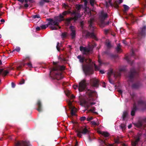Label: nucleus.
I'll return each mask as SVG.
<instances>
[{"label":"nucleus","mask_w":146,"mask_h":146,"mask_svg":"<svg viewBox=\"0 0 146 146\" xmlns=\"http://www.w3.org/2000/svg\"><path fill=\"white\" fill-rule=\"evenodd\" d=\"M119 126L123 130H124L125 129V125L124 124L122 123L119 125Z\"/></svg>","instance_id":"42"},{"label":"nucleus","mask_w":146,"mask_h":146,"mask_svg":"<svg viewBox=\"0 0 146 146\" xmlns=\"http://www.w3.org/2000/svg\"><path fill=\"white\" fill-rule=\"evenodd\" d=\"M62 46V44L61 43L60 44L59 42H57V44L56 46L57 49L58 51H60V48Z\"/></svg>","instance_id":"30"},{"label":"nucleus","mask_w":146,"mask_h":146,"mask_svg":"<svg viewBox=\"0 0 146 146\" xmlns=\"http://www.w3.org/2000/svg\"><path fill=\"white\" fill-rule=\"evenodd\" d=\"M138 106L141 107V110H144L146 109V102L144 100H140L137 102Z\"/></svg>","instance_id":"11"},{"label":"nucleus","mask_w":146,"mask_h":146,"mask_svg":"<svg viewBox=\"0 0 146 146\" xmlns=\"http://www.w3.org/2000/svg\"><path fill=\"white\" fill-rule=\"evenodd\" d=\"M146 25H144L142 27L140 28V30L139 31L138 34V39L140 40L141 39L143 38L146 35Z\"/></svg>","instance_id":"8"},{"label":"nucleus","mask_w":146,"mask_h":146,"mask_svg":"<svg viewBox=\"0 0 146 146\" xmlns=\"http://www.w3.org/2000/svg\"><path fill=\"white\" fill-rule=\"evenodd\" d=\"M123 6L124 7V11H127L129 9V7L125 5H123Z\"/></svg>","instance_id":"44"},{"label":"nucleus","mask_w":146,"mask_h":146,"mask_svg":"<svg viewBox=\"0 0 146 146\" xmlns=\"http://www.w3.org/2000/svg\"><path fill=\"white\" fill-rule=\"evenodd\" d=\"M37 105L38 108L36 110L39 111L41 112L42 111V106L41 102L40 100H38L37 102Z\"/></svg>","instance_id":"24"},{"label":"nucleus","mask_w":146,"mask_h":146,"mask_svg":"<svg viewBox=\"0 0 146 146\" xmlns=\"http://www.w3.org/2000/svg\"><path fill=\"white\" fill-rule=\"evenodd\" d=\"M64 68L63 66H56L52 69V70L54 71V72L52 74H50V76L52 79L57 80H59L62 78L63 77L62 76L61 71L64 70Z\"/></svg>","instance_id":"2"},{"label":"nucleus","mask_w":146,"mask_h":146,"mask_svg":"<svg viewBox=\"0 0 146 146\" xmlns=\"http://www.w3.org/2000/svg\"><path fill=\"white\" fill-rule=\"evenodd\" d=\"M82 6H83L82 5H76V8L77 11L79 12L80 10L81 7H82Z\"/></svg>","instance_id":"28"},{"label":"nucleus","mask_w":146,"mask_h":146,"mask_svg":"<svg viewBox=\"0 0 146 146\" xmlns=\"http://www.w3.org/2000/svg\"><path fill=\"white\" fill-rule=\"evenodd\" d=\"M114 6L115 8H117L119 7L118 5L116 3H115L114 4Z\"/></svg>","instance_id":"63"},{"label":"nucleus","mask_w":146,"mask_h":146,"mask_svg":"<svg viewBox=\"0 0 146 146\" xmlns=\"http://www.w3.org/2000/svg\"><path fill=\"white\" fill-rule=\"evenodd\" d=\"M99 133L102 135L101 139H100V143L102 144V146H104V145H107L106 141L108 139L110 134L108 132L105 131H100Z\"/></svg>","instance_id":"7"},{"label":"nucleus","mask_w":146,"mask_h":146,"mask_svg":"<svg viewBox=\"0 0 146 146\" xmlns=\"http://www.w3.org/2000/svg\"><path fill=\"white\" fill-rule=\"evenodd\" d=\"M94 21V19L93 18H91L88 21V23L89 24V29L91 33L87 31L86 34V37L87 38H92L95 40H97L96 36L94 33L95 29L93 26V23Z\"/></svg>","instance_id":"3"},{"label":"nucleus","mask_w":146,"mask_h":146,"mask_svg":"<svg viewBox=\"0 0 146 146\" xmlns=\"http://www.w3.org/2000/svg\"><path fill=\"white\" fill-rule=\"evenodd\" d=\"M58 17H59V18L60 19H63V21L64 20V17H63V15L62 14H60Z\"/></svg>","instance_id":"54"},{"label":"nucleus","mask_w":146,"mask_h":146,"mask_svg":"<svg viewBox=\"0 0 146 146\" xmlns=\"http://www.w3.org/2000/svg\"><path fill=\"white\" fill-rule=\"evenodd\" d=\"M67 36V33L66 32L62 33V38H64Z\"/></svg>","instance_id":"46"},{"label":"nucleus","mask_w":146,"mask_h":146,"mask_svg":"<svg viewBox=\"0 0 146 146\" xmlns=\"http://www.w3.org/2000/svg\"><path fill=\"white\" fill-rule=\"evenodd\" d=\"M125 68H120L119 70V71L120 72H124L125 71Z\"/></svg>","instance_id":"62"},{"label":"nucleus","mask_w":146,"mask_h":146,"mask_svg":"<svg viewBox=\"0 0 146 146\" xmlns=\"http://www.w3.org/2000/svg\"><path fill=\"white\" fill-rule=\"evenodd\" d=\"M86 15V16L88 15L87 17H90L92 15V14L91 13V11H89L88 12L86 11L85 13Z\"/></svg>","instance_id":"43"},{"label":"nucleus","mask_w":146,"mask_h":146,"mask_svg":"<svg viewBox=\"0 0 146 146\" xmlns=\"http://www.w3.org/2000/svg\"><path fill=\"white\" fill-rule=\"evenodd\" d=\"M25 65H27L29 68L32 67V65L31 62L26 64H23V65L24 66Z\"/></svg>","instance_id":"38"},{"label":"nucleus","mask_w":146,"mask_h":146,"mask_svg":"<svg viewBox=\"0 0 146 146\" xmlns=\"http://www.w3.org/2000/svg\"><path fill=\"white\" fill-rule=\"evenodd\" d=\"M93 118L92 117H88L87 118V120L88 121H90Z\"/></svg>","instance_id":"60"},{"label":"nucleus","mask_w":146,"mask_h":146,"mask_svg":"<svg viewBox=\"0 0 146 146\" xmlns=\"http://www.w3.org/2000/svg\"><path fill=\"white\" fill-rule=\"evenodd\" d=\"M71 12L70 11H65L62 13V14L63 15L65 16L68 14H71Z\"/></svg>","instance_id":"36"},{"label":"nucleus","mask_w":146,"mask_h":146,"mask_svg":"<svg viewBox=\"0 0 146 146\" xmlns=\"http://www.w3.org/2000/svg\"><path fill=\"white\" fill-rule=\"evenodd\" d=\"M15 146H31V145L29 141H21L15 142Z\"/></svg>","instance_id":"9"},{"label":"nucleus","mask_w":146,"mask_h":146,"mask_svg":"<svg viewBox=\"0 0 146 146\" xmlns=\"http://www.w3.org/2000/svg\"><path fill=\"white\" fill-rule=\"evenodd\" d=\"M131 56L133 57L135 56V53L133 50L132 49L131 50Z\"/></svg>","instance_id":"57"},{"label":"nucleus","mask_w":146,"mask_h":146,"mask_svg":"<svg viewBox=\"0 0 146 146\" xmlns=\"http://www.w3.org/2000/svg\"><path fill=\"white\" fill-rule=\"evenodd\" d=\"M138 75V72L133 67L130 69V72L128 73V80L131 82L133 81L134 79Z\"/></svg>","instance_id":"6"},{"label":"nucleus","mask_w":146,"mask_h":146,"mask_svg":"<svg viewBox=\"0 0 146 146\" xmlns=\"http://www.w3.org/2000/svg\"><path fill=\"white\" fill-rule=\"evenodd\" d=\"M25 80L24 79H22L20 82L19 84L21 85L25 83Z\"/></svg>","instance_id":"50"},{"label":"nucleus","mask_w":146,"mask_h":146,"mask_svg":"<svg viewBox=\"0 0 146 146\" xmlns=\"http://www.w3.org/2000/svg\"><path fill=\"white\" fill-rule=\"evenodd\" d=\"M105 45L108 49L111 48L112 47L111 42L109 40H106L105 42Z\"/></svg>","instance_id":"27"},{"label":"nucleus","mask_w":146,"mask_h":146,"mask_svg":"<svg viewBox=\"0 0 146 146\" xmlns=\"http://www.w3.org/2000/svg\"><path fill=\"white\" fill-rule=\"evenodd\" d=\"M108 74L109 76L108 77H110L112 74H113L114 77L115 78L119 77L121 75L120 72H117L116 73L114 72L113 70L111 69L109 70Z\"/></svg>","instance_id":"12"},{"label":"nucleus","mask_w":146,"mask_h":146,"mask_svg":"<svg viewBox=\"0 0 146 146\" xmlns=\"http://www.w3.org/2000/svg\"><path fill=\"white\" fill-rule=\"evenodd\" d=\"M142 86V84L141 82L139 81H137L132 85V88L135 89H138L141 87Z\"/></svg>","instance_id":"15"},{"label":"nucleus","mask_w":146,"mask_h":146,"mask_svg":"<svg viewBox=\"0 0 146 146\" xmlns=\"http://www.w3.org/2000/svg\"><path fill=\"white\" fill-rule=\"evenodd\" d=\"M98 62L99 63V67H98L96 65V64L94 62H92L93 63V69H94L93 66L94 65V66L95 69V70L96 71L98 70H99V69H100V68L99 67L101 65V64L102 63V61H101V60L100 59H99V58L98 59Z\"/></svg>","instance_id":"23"},{"label":"nucleus","mask_w":146,"mask_h":146,"mask_svg":"<svg viewBox=\"0 0 146 146\" xmlns=\"http://www.w3.org/2000/svg\"><path fill=\"white\" fill-rule=\"evenodd\" d=\"M56 26H50V29L52 30H56L58 29V27Z\"/></svg>","instance_id":"37"},{"label":"nucleus","mask_w":146,"mask_h":146,"mask_svg":"<svg viewBox=\"0 0 146 146\" xmlns=\"http://www.w3.org/2000/svg\"><path fill=\"white\" fill-rule=\"evenodd\" d=\"M87 93L90 98L89 100H91L92 99V97L94 96V94H95V91L88 90Z\"/></svg>","instance_id":"21"},{"label":"nucleus","mask_w":146,"mask_h":146,"mask_svg":"<svg viewBox=\"0 0 146 146\" xmlns=\"http://www.w3.org/2000/svg\"><path fill=\"white\" fill-rule=\"evenodd\" d=\"M32 17L34 19L40 18V17L39 15L37 14L36 15H33L32 16Z\"/></svg>","instance_id":"48"},{"label":"nucleus","mask_w":146,"mask_h":146,"mask_svg":"<svg viewBox=\"0 0 146 146\" xmlns=\"http://www.w3.org/2000/svg\"><path fill=\"white\" fill-rule=\"evenodd\" d=\"M24 66L23 65V64L21 65H20L19 66L17 67V69L18 70H21L22 68Z\"/></svg>","instance_id":"49"},{"label":"nucleus","mask_w":146,"mask_h":146,"mask_svg":"<svg viewBox=\"0 0 146 146\" xmlns=\"http://www.w3.org/2000/svg\"><path fill=\"white\" fill-rule=\"evenodd\" d=\"M77 58L79 59V61L81 63H83L84 61L88 64L83 67V71L86 75H89L94 73L93 68V63L92 60L89 58H85L84 57H82L80 55L77 56Z\"/></svg>","instance_id":"1"},{"label":"nucleus","mask_w":146,"mask_h":146,"mask_svg":"<svg viewBox=\"0 0 146 146\" xmlns=\"http://www.w3.org/2000/svg\"><path fill=\"white\" fill-rule=\"evenodd\" d=\"M134 126L139 128H141L143 126V122L141 121H139L137 122L133 123Z\"/></svg>","instance_id":"22"},{"label":"nucleus","mask_w":146,"mask_h":146,"mask_svg":"<svg viewBox=\"0 0 146 146\" xmlns=\"http://www.w3.org/2000/svg\"><path fill=\"white\" fill-rule=\"evenodd\" d=\"M72 20H73L72 17L68 18L65 20V22L67 25H69L71 21Z\"/></svg>","instance_id":"33"},{"label":"nucleus","mask_w":146,"mask_h":146,"mask_svg":"<svg viewBox=\"0 0 146 146\" xmlns=\"http://www.w3.org/2000/svg\"><path fill=\"white\" fill-rule=\"evenodd\" d=\"M68 104L70 108H72V102L70 101H69L68 102Z\"/></svg>","instance_id":"52"},{"label":"nucleus","mask_w":146,"mask_h":146,"mask_svg":"<svg viewBox=\"0 0 146 146\" xmlns=\"http://www.w3.org/2000/svg\"><path fill=\"white\" fill-rule=\"evenodd\" d=\"M120 45L119 44L117 45V47L116 48V50L118 53L120 52L121 50V48L120 47Z\"/></svg>","instance_id":"40"},{"label":"nucleus","mask_w":146,"mask_h":146,"mask_svg":"<svg viewBox=\"0 0 146 146\" xmlns=\"http://www.w3.org/2000/svg\"><path fill=\"white\" fill-rule=\"evenodd\" d=\"M71 14L74 15V17H72V18L75 21L78 20L80 15L79 13L76 12V11H73V12H71Z\"/></svg>","instance_id":"16"},{"label":"nucleus","mask_w":146,"mask_h":146,"mask_svg":"<svg viewBox=\"0 0 146 146\" xmlns=\"http://www.w3.org/2000/svg\"><path fill=\"white\" fill-rule=\"evenodd\" d=\"M57 62H53V65H55V66L52 68V71H53L52 70V69L54 68L56 66H57L58 65H57Z\"/></svg>","instance_id":"58"},{"label":"nucleus","mask_w":146,"mask_h":146,"mask_svg":"<svg viewBox=\"0 0 146 146\" xmlns=\"http://www.w3.org/2000/svg\"><path fill=\"white\" fill-rule=\"evenodd\" d=\"M71 114L72 116L76 115V109L75 107H73L72 108H71Z\"/></svg>","instance_id":"25"},{"label":"nucleus","mask_w":146,"mask_h":146,"mask_svg":"<svg viewBox=\"0 0 146 146\" xmlns=\"http://www.w3.org/2000/svg\"><path fill=\"white\" fill-rule=\"evenodd\" d=\"M11 86L12 88H14L15 86V84L14 83L12 82L11 83Z\"/></svg>","instance_id":"64"},{"label":"nucleus","mask_w":146,"mask_h":146,"mask_svg":"<svg viewBox=\"0 0 146 146\" xmlns=\"http://www.w3.org/2000/svg\"><path fill=\"white\" fill-rule=\"evenodd\" d=\"M128 113L127 111H124L122 115L123 120H124L125 119V118L126 117Z\"/></svg>","instance_id":"35"},{"label":"nucleus","mask_w":146,"mask_h":146,"mask_svg":"<svg viewBox=\"0 0 146 146\" xmlns=\"http://www.w3.org/2000/svg\"><path fill=\"white\" fill-rule=\"evenodd\" d=\"M125 59L127 61V62L129 64H130L131 66L134 63V61L133 60L131 61L130 59L129 56H126L125 58Z\"/></svg>","instance_id":"26"},{"label":"nucleus","mask_w":146,"mask_h":146,"mask_svg":"<svg viewBox=\"0 0 146 146\" xmlns=\"http://www.w3.org/2000/svg\"><path fill=\"white\" fill-rule=\"evenodd\" d=\"M137 109V108L136 106V104L135 103L134 104L133 107L132 108V110L131 112V115L132 116H133L135 115V112Z\"/></svg>","instance_id":"18"},{"label":"nucleus","mask_w":146,"mask_h":146,"mask_svg":"<svg viewBox=\"0 0 146 146\" xmlns=\"http://www.w3.org/2000/svg\"><path fill=\"white\" fill-rule=\"evenodd\" d=\"M129 17L131 18V20L135 22L136 21L137 18L134 16L133 14H131L130 15Z\"/></svg>","instance_id":"31"},{"label":"nucleus","mask_w":146,"mask_h":146,"mask_svg":"<svg viewBox=\"0 0 146 146\" xmlns=\"http://www.w3.org/2000/svg\"><path fill=\"white\" fill-rule=\"evenodd\" d=\"M90 3L92 6H93L95 3V0H90Z\"/></svg>","instance_id":"47"},{"label":"nucleus","mask_w":146,"mask_h":146,"mask_svg":"<svg viewBox=\"0 0 146 146\" xmlns=\"http://www.w3.org/2000/svg\"><path fill=\"white\" fill-rule=\"evenodd\" d=\"M95 108L94 107H93L91 109H90L89 110V111H90L96 114H98V113L96 112H94L95 110Z\"/></svg>","instance_id":"41"},{"label":"nucleus","mask_w":146,"mask_h":146,"mask_svg":"<svg viewBox=\"0 0 146 146\" xmlns=\"http://www.w3.org/2000/svg\"><path fill=\"white\" fill-rule=\"evenodd\" d=\"M44 2L43 0H41L39 2V4L41 6H43L44 4Z\"/></svg>","instance_id":"53"},{"label":"nucleus","mask_w":146,"mask_h":146,"mask_svg":"<svg viewBox=\"0 0 146 146\" xmlns=\"http://www.w3.org/2000/svg\"><path fill=\"white\" fill-rule=\"evenodd\" d=\"M108 14L107 13L102 12L101 15L100 16V18L102 22H104V20L108 17Z\"/></svg>","instance_id":"17"},{"label":"nucleus","mask_w":146,"mask_h":146,"mask_svg":"<svg viewBox=\"0 0 146 146\" xmlns=\"http://www.w3.org/2000/svg\"><path fill=\"white\" fill-rule=\"evenodd\" d=\"M92 125L94 126H98L99 125L98 123H96V122L94 121H91L90 122Z\"/></svg>","instance_id":"39"},{"label":"nucleus","mask_w":146,"mask_h":146,"mask_svg":"<svg viewBox=\"0 0 146 146\" xmlns=\"http://www.w3.org/2000/svg\"><path fill=\"white\" fill-rule=\"evenodd\" d=\"M90 52V49L86 47L83 52V54H84L87 55V54L89 53Z\"/></svg>","instance_id":"32"},{"label":"nucleus","mask_w":146,"mask_h":146,"mask_svg":"<svg viewBox=\"0 0 146 146\" xmlns=\"http://www.w3.org/2000/svg\"><path fill=\"white\" fill-rule=\"evenodd\" d=\"M142 135V134L138 133L137 136L135 138V140L131 141V145L132 146H137L138 144V142L140 139V137Z\"/></svg>","instance_id":"10"},{"label":"nucleus","mask_w":146,"mask_h":146,"mask_svg":"<svg viewBox=\"0 0 146 146\" xmlns=\"http://www.w3.org/2000/svg\"><path fill=\"white\" fill-rule=\"evenodd\" d=\"M20 50V48L19 47H17L14 50L12 51V52H13L15 51H16L17 52H19Z\"/></svg>","instance_id":"45"},{"label":"nucleus","mask_w":146,"mask_h":146,"mask_svg":"<svg viewBox=\"0 0 146 146\" xmlns=\"http://www.w3.org/2000/svg\"><path fill=\"white\" fill-rule=\"evenodd\" d=\"M70 28L71 30V36H72V39H74L75 37L76 36V31L74 29L73 27L71 26L70 27Z\"/></svg>","instance_id":"19"},{"label":"nucleus","mask_w":146,"mask_h":146,"mask_svg":"<svg viewBox=\"0 0 146 146\" xmlns=\"http://www.w3.org/2000/svg\"><path fill=\"white\" fill-rule=\"evenodd\" d=\"M99 80L95 78L90 79V83L93 86L97 87L99 85Z\"/></svg>","instance_id":"14"},{"label":"nucleus","mask_w":146,"mask_h":146,"mask_svg":"<svg viewBox=\"0 0 146 146\" xmlns=\"http://www.w3.org/2000/svg\"><path fill=\"white\" fill-rule=\"evenodd\" d=\"M62 6L65 9L68 10L69 11L70 10V8L68 4L63 3L62 4Z\"/></svg>","instance_id":"29"},{"label":"nucleus","mask_w":146,"mask_h":146,"mask_svg":"<svg viewBox=\"0 0 146 146\" xmlns=\"http://www.w3.org/2000/svg\"><path fill=\"white\" fill-rule=\"evenodd\" d=\"M86 119V117H85L83 116L82 117H81L80 118V120L81 121H84Z\"/></svg>","instance_id":"51"},{"label":"nucleus","mask_w":146,"mask_h":146,"mask_svg":"<svg viewBox=\"0 0 146 146\" xmlns=\"http://www.w3.org/2000/svg\"><path fill=\"white\" fill-rule=\"evenodd\" d=\"M85 48L86 47H84L82 46H81L80 47V50L81 51L84 52Z\"/></svg>","instance_id":"55"},{"label":"nucleus","mask_w":146,"mask_h":146,"mask_svg":"<svg viewBox=\"0 0 146 146\" xmlns=\"http://www.w3.org/2000/svg\"><path fill=\"white\" fill-rule=\"evenodd\" d=\"M55 21H56L57 23H58L63 21V19H60L59 18V17H56L54 18Z\"/></svg>","instance_id":"34"},{"label":"nucleus","mask_w":146,"mask_h":146,"mask_svg":"<svg viewBox=\"0 0 146 146\" xmlns=\"http://www.w3.org/2000/svg\"><path fill=\"white\" fill-rule=\"evenodd\" d=\"M40 27L42 29H45L46 28V25H42L40 26Z\"/></svg>","instance_id":"56"},{"label":"nucleus","mask_w":146,"mask_h":146,"mask_svg":"<svg viewBox=\"0 0 146 146\" xmlns=\"http://www.w3.org/2000/svg\"><path fill=\"white\" fill-rule=\"evenodd\" d=\"M87 83L85 79L82 80L79 84V85L76 84L73 86V88L75 89L78 88L79 92H81L84 90L86 88Z\"/></svg>","instance_id":"4"},{"label":"nucleus","mask_w":146,"mask_h":146,"mask_svg":"<svg viewBox=\"0 0 146 146\" xmlns=\"http://www.w3.org/2000/svg\"><path fill=\"white\" fill-rule=\"evenodd\" d=\"M115 142L116 143H119V140L118 139H115Z\"/></svg>","instance_id":"61"},{"label":"nucleus","mask_w":146,"mask_h":146,"mask_svg":"<svg viewBox=\"0 0 146 146\" xmlns=\"http://www.w3.org/2000/svg\"><path fill=\"white\" fill-rule=\"evenodd\" d=\"M102 23L104 24L105 25H109V24L110 23V22L109 21H108L106 23H105V22H102Z\"/></svg>","instance_id":"59"},{"label":"nucleus","mask_w":146,"mask_h":146,"mask_svg":"<svg viewBox=\"0 0 146 146\" xmlns=\"http://www.w3.org/2000/svg\"><path fill=\"white\" fill-rule=\"evenodd\" d=\"M76 132L77 133V135L79 138H81L82 134L84 135H89L90 132L85 127H81L75 130Z\"/></svg>","instance_id":"5"},{"label":"nucleus","mask_w":146,"mask_h":146,"mask_svg":"<svg viewBox=\"0 0 146 146\" xmlns=\"http://www.w3.org/2000/svg\"><path fill=\"white\" fill-rule=\"evenodd\" d=\"M46 20L49 22V24H50V26H57L59 29L60 28V27L59 26V23H57L56 21H55L53 19L51 18H48L46 19Z\"/></svg>","instance_id":"13"},{"label":"nucleus","mask_w":146,"mask_h":146,"mask_svg":"<svg viewBox=\"0 0 146 146\" xmlns=\"http://www.w3.org/2000/svg\"><path fill=\"white\" fill-rule=\"evenodd\" d=\"M9 73L7 70H4L3 69H0V75L1 74L3 76H5Z\"/></svg>","instance_id":"20"}]
</instances>
